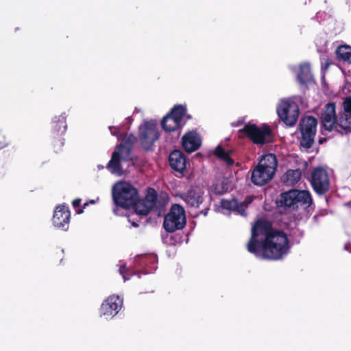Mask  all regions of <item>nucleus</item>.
Wrapping results in <instances>:
<instances>
[{"instance_id":"nucleus-1","label":"nucleus","mask_w":351,"mask_h":351,"mask_svg":"<svg viewBox=\"0 0 351 351\" xmlns=\"http://www.w3.org/2000/svg\"><path fill=\"white\" fill-rule=\"evenodd\" d=\"M246 248L256 257L279 260L289 252L290 246L287 234L274 229L270 221L258 219L252 226Z\"/></svg>"},{"instance_id":"nucleus-2","label":"nucleus","mask_w":351,"mask_h":351,"mask_svg":"<svg viewBox=\"0 0 351 351\" xmlns=\"http://www.w3.org/2000/svg\"><path fill=\"white\" fill-rule=\"evenodd\" d=\"M280 206L297 210L300 206L303 208H310L313 204V199L308 191L291 189L282 193L278 201Z\"/></svg>"},{"instance_id":"nucleus-3","label":"nucleus","mask_w":351,"mask_h":351,"mask_svg":"<svg viewBox=\"0 0 351 351\" xmlns=\"http://www.w3.org/2000/svg\"><path fill=\"white\" fill-rule=\"evenodd\" d=\"M112 198L117 206L128 209L138 200V192L131 184L121 182L114 186Z\"/></svg>"},{"instance_id":"nucleus-4","label":"nucleus","mask_w":351,"mask_h":351,"mask_svg":"<svg viewBox=\"0 0 351 351\" xmlns=\"http://www.w3.org/2000/svg\"><path fill=\"white\" fill-rule=\"evenodd\" d=\"M239 133H243L255 145H265L274 141V134L270 127L264 123L258 127L254 123H246L244 127L239 130Z\"/></svg>"},{"instance_id":"nucleus-5","label":"nucleus","mask_w":351,"mask_h":351,"mask_svg":"<svg viewBox=\"0 0 351 351\" xmlns=\"http://www.w3.org/2000/svg\"><path fill=\"white\" fill-rule=\"evenodd\" d=\"M186 114V108L182 105L175 106L161 121L162 129L168 132L179 131L186 124L184 120Z\"/></svg>"},{"instance_id":"nucleus-6","label":"nucleus","mask_w":351,"mask_h":351,"mask_svg":"<svg viewBox=\"0 0 351 351\" xmlns=\"http://www.w3.org/2000/svg\"><path fill=\"white\" fill-rule=\"evenodd\" d=\"M317 124L318 121L313 116H304L300 119L299 124V130L302 135L300 140V146L306 149H310L313 146Z\"/></svg>"},{"instance_id":"nucleus-7","label":"nucleus","mask_w":351,"mask_h":351,"mask_svg":"<svg viewBox=\"0 0 351 351\" xmlns=\"http://www.w3.org/2000/svg\"><path fill=\"white\" fill-rule=\"evenodd\" d=\"M186 223L184 208L177 204L171 206L170 211L165 216L163 227L167 232H173L182 230Z\"/></svg>"},{"instance_id":"nucleus-8","label":"nucleus","mask_w":351,"mask_h":351,"mask_svg":"<svg viewBox=\"0 0 351 351\" xmlns=\"http://www.w3.org/2000/svg\"><path fill=\"white\" fill-rule=\"evenodd\" d=\"M65 112L58 117H55L51 123V144L56 153L62 150L64 145V138L62 136L65 134L67 125Z\"/></svg>"},{"instance_id":"nucleus-9","label":"nucleus","mask_w":351,"mask_h":351,"mask_svg":"<svg viewBox=\"0 0 351 351\" xmlns=\"http://www.w3.org/2000/svg\"><path fill=\"white\" fill-rule=\"evenodd\" d=\"M159 137L157 123L154 121H146L139 127L138 138L145 150H152L154 143L158 140Z\"/></svg>"},{"instance_id":"nucleus-10","label":"nucleus","mask_w":351,"mask_h":351,"mask_svg":"<svg viewBox=\"0 0 351 351\" xmlns=\"http://www.w3.org/2000/svg\"><path fill=\"white\" fill-rule=\"evenodd\" d=\"M311 184L314 191L319 195H325L330 189V179L327 171L315 167L311 173Z\"/></svg>"},{"instance_id":"nucleus-11","label":"nucleus","mask_w":351,"mask_h":351,"mask_svg":"<svg viewBox=\"0 0 351 351\" xmlns=\"http://www.w3.org/2000/svg\"><path fill=\"white\" fill-rule=\"evenodd\" d=\"M279 118L288 126H293L298 119L299 108L293 102L285 101L277 108Z\"/></svg>"},{"instance_id":"nucleus-12","label":"nucleus","mask_w":351,"mask_h":351,"mask_svg":"<svg viewBox=\"0 0 351 351\" xmlns=\"http://www.w3.org/2000/svg\"><path fill=\"white\" fill-rule=\"evenodd\" d=\"M338 115L335 102L326 104L322 110L319 119L322 126L327 131L332 132L335 128Z\"/></svg>"},{"instance_id":"nucleus-13","label":"nucleus","mask_w":351,"mask_h":351,"mask_svg":"<svg viewBox=\"0 0 351 351\" xmlns=\"http://www.w3.org/2000/svg\"><path fill=\"white\" fill-rule=\"evenodd\" d=\"M157 199L158 195L156 191L153 189H149L145 198L141 200L138 199L132 207H134L136 214L146 216L155 206Z\"/></svg>"},{"instance_id":"nucleus-14","label":"nucleus","mask_w":351,"mask_h":351,"mask_svg":"<svg viewBox=\"0 0 351 351\" xmlns=\"http://www.w3.org/2000/svg\"><path fill=\"white\" fill-rule=\"evenodd\" d=\"M121 306L122 300L119 296L110 295L101 305V315L106 317V318H112L119 313Z\"/></svg>"},{"instance_id":"nucleus-15","label":"nucleus","mask_w":351,"mask_h":351,"mask_svg":"<svg viewBox=\"0 0 351 351\" xmlns=\"http://www.w3.org/2000/svg\"><path fill=\"white\" fill-rule=\"evenodd\" d=\"M71 213L69 208L62 205L56 207L53 216V223L56 227L66 230L69 228Z\"/></svg>"},{"instance_id":"nucleus-16","label":"nucleus","mask_w":351,"mask_h":351,"mask_svg":"<svg viewBox=\"0 0 351 351\" xmlns=\"http://www.w3.org/2000/svg\"><path fill=\"white\" fill-rule=\"evenodd\" d=\"M274 175L263 168L261 165H257L252 170L251 180L256 186H263L271 180Z\"/></svg>"},{"instance_id":"nucleus-17","label":"nucleus","mask_w":351,"mask_h":351,"mask_svg":"<svg viewBox=\"0 0 351 351\" xmlns=\"http://www.w3.org/2000/svg\"><path fill=\"white\" fill-rule=\"evenodd\" d=\"M169 162L171 168L179 173H182L186 169V158L180 150L175 149L170 153Z\"/></svg>"},{"instance_id":"nucleus-18","label":"nucleus","mask_w":351,"mask_h":351,"mask_svg":"<svg viewBox=\"0 0 351 351\" xmlns=\"http://www.w3.org/2000/svg\"><path fill=\"white\" fill-rule=\"evenodd\" d=\"M201 138L195 131L186 132L182 138V145L188 153H192L200 147Z\"/></svg>"},{"instance_id":"nucleus-19","label":"nucleus","mask_w":351,"mask_h":351,"mask_svg":"<svg viewBox=\"0 0 351 351\" xmlns=\"http://www.w3.org/2000/svg\"><path fill=\"white\" fill-rule=\"evenodd\" d=\"M204 191L198 186L191 187L182 199L190 207L198 208L204 201Z\"/></svg>"},{"instance_id":"nucleus-20","label":"nucleus","mask_w":351,"mask_h":351,"mask_svg":"<svg viewBox=\"0 0 351 351\" xmlns=\"http://www.w3.org/2000/svg\"><path fill=\"white\" fill-rule=\"evenodd\" d=\"M335 130L341 134L351 132V112L347 113L343 109V111L338 115Z\"/></svg>"},{"instance_id":"nucleus-21","label":"nucleus","mask_w":351,"mask_h":351,"mask_svg":"<svg viewBox=\"0 0 351 351\" xmlns=\"http://www.w3.org/2000/svg\"><path fill=\"white\" fill-rule=\"evenodd\" d=\"M122 152V151L117 149V150L112 152L111 159L107 164V169L112 174L121 176L123 173L121 164Z\"/></svg>"},{"instance_id":"nucleus-22","label":"nucleus","mask_w":351,"mask_h":351,"mask_svg":"<svg viewBox=\"0 0 351 351\" xmlns=\"http://www.w3.org/2000/svg\"><path fill=\"white\" fill-rule=\"evenodd\" d=\"M257 165H261L263 168L275 174L278 166L277 157L271 153L265 154L261 158Z\"/></svg>"},{"instance_id":"nucleus-23","label":"nucleus","mask_w":351,"mask_h":351,"mask_svg":"<svg viewBox=\"0 0 351 351\" xmlns=\"http://www.w3.org/2000/svg\"><path fill=\"white\" fill-rule=\"evenodd\" d=\"M298 80L301 84H306L313 80V75L308 63H304L300 65L298 73Z\"/></svg>"},{"instance_id":"nucleus-24","label":"nucleus","mask_w":351,"mask_h":351,"mask_svg":"<svg viewBox=\"0 0 351 351\" xmlns=\"http://www.w3.org/2000/svg\"><path fill=\"white\" fill-rule=\"evenodd\" d=\"M337 58L351 64V46L341 45L335 50Z\"/></svg>"},{"instance_id":"nucleus-25","label":"nucleus","mask_w":351,"mask_h":351,"mask_svg":"<svg viewBox=\"0 0 351 351\" xmlns=\"http://www.w3.org/2000/svg\"><path fill=\"white\" fill-rule=\"evenodd\" d=\"M210 191L216 195H221L229 191V183L226 178L213 184L210 187Z\"/></svg>"},{"instance_id":"nucleus-26","label":"nucleus","mask_w":351,"mask_h":351,"mask_svg":"<svg viewBox=\"0 0 351 351\" xmlns=\"http://www.w3.org/2000/svg\"><path fill=\"white\" fill-rule=\"evenodd\" d=\"M215 155L219 160L223 161L227 165L234 164V160L230 156V153L226 152L221 145H217L214 152Z\"/></svg>"},{"instance_id":"nucleus-27","label":"nucleus","mask_w":351,"mask_h":351,"mask_svg":"<svg viewBox=\"0 0 351 351\" xmlns=\"http://www.w3.org/2000/svg\"><path fill=\"white\" fill-rule=\"evenodd\" d=\"M135 138L130 136L128 138L125 139L121 144L117 146V149L123 151V149H126L127 152L129 153L132 147L134 144Z\"/></svg>"},{"instance_id":"nucleus-28","label":"nucleus","mask_w":351,"mask_h":351,"mask_svg":"<svg viewBox=\"0 0 351 351\" xmlns=\"http://www.w3.org/2000/svg\"><path fill=\"white\" fill-rule=\"evenodd\" d=\"M237 206V199L232 198L231 199H222L221 201V206L226 210H232Z\"/></svg>"},{"instance_id":"nucleus-29","label":"nucleus","mask_w":351,"mask_h":351,"mask_svg":"<svg viewBox=\"0 0 351 351\" xmlns=\"http://www.w3.org/2000/svg\"><path fill=\"white\" fill-rule=\"evenodd\" d=\"M287 176L291 183H297L300 180L301 172L298 169L289 170L287 172Z\"/></svg>"},{"instance_id":"nucleus-30","label":"nucleus","mask_w":351,"mask_h":351,"mask_svg":"<svg viewBox=\"0 0 351 351\" xmlns=\"http://www.w3.org/2000/svg\"><path fill=\"white\" fill-rule=\"evenodd\" d=\"M251 203V200L248 202H239L237 201V206L236 208H234V210L238 212L241 215L245 216V209L247 208L248 205Z\"/></svg>"},{"instance_id":"nucleus-31","label":"nucleus","mask_w":351,"mask_h":351,"mask_svg":"<svg viewBox=\"0 0 351 351\" xmlns=\"http://www.w3.org/2000/svg\"><path fill=\"white\" fill-rule=\"evenodd\" d=\"M127 270V268L125 267V265H122L120 269H119V271H120V274L122 275L124 280H129L130 278L128 277L125 274V271Z\"/></svg>"},{"instance_id":"nucleus-32","label":"nucleus","mask_w":351,"mask_h":351,"mask_svg":"<svg viewBox=\"0 0 351 351\" xmlns=\"http://www.w3.org/2000/svg\"><path fill=\"white\" fill-rule=\"evenodd\" d=\"M81 204V199L80 198H77V199H75L73 202H72V205L74 208H77Z\"/></svg>"},{"instance_id":"nucleus-33","label":"nucleus","mask_w":351,"mask_h":351,"mask_svg":"<svg viewBox=\"0 0 351 351\" xmlns=\"http://www.w3.org/2000/svg\"><path fill=\"white\" fill-rule=\"evenodd\" d=\"M209 210V208L208 207H206L205 208H204L203 210H202L199 214H197L195 216L197 217L198 215H203L204 216H206L207 214H208V212Z\"/></svg>"},{"instance_id":"nucleus-34","label":"nucleus","mask_w":351,"mask_h":351,"mask_svg":"<svg viewBox=\"0 0 351 351\" xmlns=\"http://www.w3.org/2000/svg\"><path fill=\"white\" fill-rule=\"evenodd\" d=\"M326 141V139L325 138H321L319 140V144H322L324 142H325Z\"/></svg>"},{"instance_id":"nucleus-35","label":"nucleus","mask_w":351,"mask_h":351,"mask_svg":"<svg viewBox=\"0 0 351 351\" xmlns=\"http://www.w3.org/2000/svg\"><path fill=\"white\" fill-rule=\"evenodd\" d=\"M250 200H251V202L252 201V198L250 197H247L243 202H248Z\"/></svg>"},{"instance_id":"nucleus-36","label":"nucleus","mask_w":351,"mask_h":351,"mask_svg":"<svg viewBox=\"0 0 351 351\" xmlns=\"http://www.w3.org/2000/svg\"><path fill=\"white\" fill-rule=\"evenodd\" d=\"M331 64V62H329L328 60L326 62V69H327L330 65Z\"/></svg>"},{"instance_id":"nucleus-37","label":"nucleus","mask_w":351,"mask_h":351,"mask_svg":"<svg viewBox=\"0 0 351 351\" xmlns=\"http://www.w3.org/2000/svg\"><path fill=\"white\" fill-rule=\"evenodd\" d=\"M83 213V208L80 209L79 210H77V213H78V214H81V213Z\"/></svg>"},{"instance_id":"nucleus-38","label":"nucleus","mask_w":351,"mask_h":351,"mask_svg":"<svg viewBox=\"0 0 351 351\" xmlns=\"http://www.w3.org/2000/svg\"><path fill=\"white\" fill-rule=\"evenodd\" d=\"M88 206V203H85V204L83 205V208H86V206Z\"/></svg>"},{"instance_id":"nucleus-39","label":"nucleus","mask_w":351,"mask_h":351,"mask_svg":"<svg viewBox=\"0 0 351 351\" xmlns=\"http://www.w3.org/2000/svg\"><path fill=\"white\" fill-rule=\"evenodd\" d=\"M5 145V143H3V145H0V149H1L2 147H3Z\"/></svg>"},{"instance_id":"nucleus-40","label":"nucleus","mask_w":351,"mask_h":351,"mask_svg":"<svg viewBox=\"0 0 351 351\" xmlns=\"http://www.w3.org/2000/svg\"><path fill=\"white\" fill-rule=\"evenodd\" d=\"M346 204L348 205V206H350V205H351V202H348Z\"/></svg>"},{"instance_id":"nucleus-41","label":"nucleus","mask_w":351,"mask_h":351,"mask_svg":"<svg viewBox=\"0 0 351 351\" xmlns=\"http://www.w3.org/2000/svg\"><path fill=\"white\" fill-rule=\"evenodd\" d=\"M346 204L348 205V206H350V205H351V202H348Z\"/></svg>"},{"instance_id":"nucleus-42","label":"nucleus","mask_w":351,"mask_h":351,"mask_svg":"<svg viewBox=\"0 0 351 351\" xmlns=\"http://www.w3.org/2000/svg\"><path fill=\"white\" fill-rule=\"evenodd\" d=\"M345 249H346V250H348V245H345Z\"/></svg>"},{"instance_id":"nucleus-43","label":"nucleus","mask_w":351,"mask_h":351,"mask_svg":"<svg viewBox=\"0 0 351 351\" xmlns=\"http://www.w3.org/2000/svg\"><path fill=\"white\" fill-rule=\"evenodd\" d=\"M91 204H94L95 203V200H90V202Z\"/></svg>"},{"instance_id":"nucleus-44","label":"nucleus","mask_w":351,"mask_h":351,"mask_svg":"<svg viewBox=\"0 0 351 351\" xmlns=\"http://www.w3.org/2000/svg\"><path fill=\"white\" fill-rule=\"evenodd\" d=\"M191 119V116H190V115H188V116H187V119Z\"/></svg>"}]
</instances>
